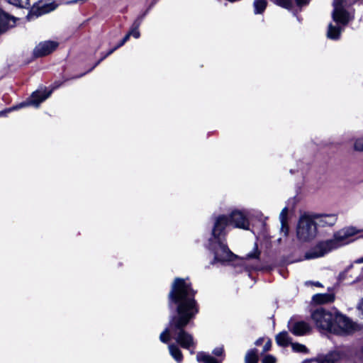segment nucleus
<instances>
[{"instance_id":"5701e85b","label":"nucleus","mask_w":363,"mask_h":363,"mask_svg":"<svg viewBox=\"0 0 363 363\" xmlns=\"http://www.w3.org/2000/svg\"><path fill=\"white\" fill-rule=\"evenodd\" d=\"M335 356L334 353H329L326 355L318 357L316 362L318 363H335Z\"/></svg>"},{"instance_id":"bb28decb","label":"nucleus","mask_w":363,"mask_h":363,"mask_svg":"<svg viewBox=\"0 0 363 363\" xmlns=\"http://www.w3.org/2000/svg\"><path fill=\"white\" fill-rule=\"evenodd\" d=\"M260 252L259 251L257 245H255V247L252 250V251L247 255H246L245 259H258L259 256Z\"/></svg>"},{"instance_id":"a211bd4d","label":"nucleus","mask_w":363,"mask_h":363,"mask_svg":"<svg viewBox=\"0 0 363 363\" xmlns=\"http://www.w3.org/2000/svg\"><path fill=\"white\" fill-rule=\"evenodd\" d=\"M168 347L171 356L177 362V363L182 362L183 355L179 348L174 344L169 345Z\"/></svg>"},{"instance_id":"6ab92c4d","label":"nucleus","mask_w":363,"mask_h":363,"mask_svg":"<svg viewBox=\"0 0 363 363\" xmlns=\"http://www.w3.org/2000/svg\"><path fill=\"white\" fill-rule=\"evenodd\" d=\"M196 359L200 363H219L213 357L205 352H199L196 355Z\"/></svg>"},{"instance_id":"f257e3e1","label":"nucleus","mask_w":363,"mask_h":363,"mask_svg":"<svg viewBox=\"0 0 363 363\" xmlns=\"http://www.w3.org/2000/svg\"><path fill=\"white\" fill-rule=\"evenodd\" d=\"M194 296L195 291L188 280L175 279L169 294V306H176L178 315L170 318L169 328L160 335L161 342L167 343L172 334L176 342L183 348L189 350L194 347L193 336L184 330L199 311Z\"/></svg>"},{"instance_id":"1a4fd4ad","label":"nucleus","mask_w":363,"mask_h":363,"mask_svg":"<svg viewBox=\"0 0 363 363\" xmlns=\"http://www.w3.org/2000/svg\"><path fill=\"white\" fill-rule=\"evenodd\" d=\"M333 323L335 324L337 331L330 332L337 334L352 333L359 328L358 325L350 319L339 313H335V320Z\"/></svg>"},{"instance_id":"aec40b11","label":"nucleus","mask_w":363,"mask_h":363,"mask_svg":"<svg viewBox=\"0 0 363 363\" xmlns=\"http://www.w3.org/2000/svg\"><path fill=\"white\" fill-rule=\"evenodd\" d=\"M31 0H6L9 4L23 9H28L30 6Z\"/></svg>"},{"instance_id":"39448f33","label":"nucleus","mask_w":363,"mask_h":363,"mask_svg":"<svg viewBox=\"0 0 363 363\" xmlns=\"http://www.w3.org/2000/svg\"><path fill=\"white\" fill-rule=\"evenodd\" d=\"M318 233L316 223L311 215L303 214L300 216L296 226V237L301 242L313 240Z\"/></svg>"},{"instance_id":"f3484780","label":"nucleus","mask_w":363,"mask_h":363,"mask_svg":"<svg viewBox=\"0 0 363 363\" xmlns=\"http://www.w3.org/2000/svg\"><path fill=\"white\" fill-rule=\"evenodd\" d=\"M335 299V296L333 294H316L313 296V300L314 302L319 303V304H323L327 303L330 302H333Z\"/></svg>"},{"instance_id":"c9c22d12","label":"nucleus","mask_w":363,"mask_h":363,"mask_svg":"<svg viewBox=\"0 0 363 363\" xmlns=\"http://www.w3.org/2000/svg\"><path fill=\"white\" fill-rule=\"evenodd\" d=\"M355 262H356V263H362V262H363V257H361V258H359V259H357V260L355 261Z\"/></svg>"},{"instance_id":"f8f14e48","label":"nucleus","mask_w":363,"mask_h":363,"mask_svg":"<svg viewBox=\"0 0 363 363\" xmlns=\"http://www.w3.org/2000/svg\"><path fill=\"white\" fill-rule=\"evenodd\" d=\"M289 330L297 336L306 335L311 330L310 325L304 321H297L293 323L291 320L288 323Z\"/></svg>"},{"instance_id":"f704fd0d","label":"nucleus","mask_w":363,"mask_h":363,"mask_svg":"<svg viewBox=\"0 0 363 363\" xmlns=\"http://www.w3.org/2000/svg\"><path fill=\"white\" fill-rule=\"evenodd\" d=\"M264 340H265V339H264V338H262V337H261V338H259L258 340H256V342H255V345H261L262 342H264Z\"/></svg>"},{"instance_id":"c756f323","label":"nucleus","mask_w":363,"mask_h":363,"mask_svg":"<svg viewBox=\"0 0 363 363\" xmlns=\"http://www.w3.org/2000/svg\"><path fill=\"white\" fill-rule=\"evenodd\" d=\"M276 359L272 355H267L262 359L263 363H275Z\"/></svg>"},{"instance_id":"412c9836","label":"nucleus","mask_w":363,"mask_h":363,"mask_svg":"<svg viewBox=\"0 0 363 363\" xmlns=\"http://www.w3.org/2000/svg\"><path fill=\"white\" fill-rule=\"evenodd\" d=\"M259 360L257 351L255 350H250L245 355V363H257Z\"/></svg>"},{"instance_id":"2eb2a0df","label":"nucleus","mask_w":363,"mask_h":363,"mask_svg":"<svg viewBox=\"0 0 363 363\" xmlns=\"http://www.w3.org/2000/svg\"><path fill=\"white\" fill-rule=\"evenodd\" d=\"M287 214L288 208H284L279 214V220L281 223V232L286 236L288 234V224H287Z\"/></svg>"},{"instance_id":"b1692460","label":"nucleus","mask_w":363,"mask_h":363,"mask_svg":"<svg viewBox=\"0 0 363 363\" xmlns=\"http://www.w3.org/2000/svg\"><path fill=\"white\" fill-rule=\"evenodd\" d=\"M291 348L294 352L306 354L308 352L307 347L302 344L298 342L291 343Z\"/></svg>"},{"instance_id":"2f4dec72","label":"nucleus","mask_w":363,"mask_h":363,"mask_svg":"<svg viewBox=\"0 0 363 363\" xmlns=\"http://www.w3.org/2000/svg\"><path fill=\"white\" fill-rule=\"evenodd\" d=\"M357 309L363 318V297L359 300L357 304Z\"/></svg>"},{"instance_id":"ddd939ff","label":"nucleus","mask_w":363,"mask_h":363,"mask_svg":"<svg viewBox=\"0 0 363 363\" xmlns=\"http://www.w3.org/2000/svg\"><path fill=\"white\" fill-rule=\"evenodd\" d=\"M317 225L321 226H333L337 221V216L335 214H318L312 216Z\"/></svg>"},{"instance_id":"9d476101","label":"nucleus","mask_w":363,"mask_h":363,"mask_svg":"<svg viewBox=\"0 0 363 363\" xmlns=\"http://www.w3.org/2000/svg\"><path fill=\"white\" fill-rule=\"evenodd\" d=\"M57 6V5L54 2L39 1L30 8L27 18L28 20H31L33 17H38L55 10Z\"/></svg>"},{"instance_id":"72a5a7b5","label":"nucleus","mask_w":363,"mask_h":363,"mask_svg":"<svg viewBox=\"0 0 363 363\" xmlns=\"http://www.w3.org/2000/svg\"><path fill=\"white\" fill-rule=\"evenodd\" d=\"M296 4L299 6L306 4L308 2V0H296Z\"/></svg>"},{"instance_id":"cd10ccee","label":"nucleus","mask_w":363,"mask_h":363,"mask_svg":"<svg viewBox=\"0 0 363 363\" xmlns=\"http://www.w3.org/2000/svg\"><path fill=\"white\" fill-rule=\"evenodd\" d=\"M274 4L285 9H289L291 6V0H272Z\"/></svg>"},{"instance_id":"9b49d317","label":"nucleus","mask_w":363,"mask_h":363,"mask_svg":"<svg viewBox=\"0 0 363 363\" xmlns=\"http://www.w3.org/2000/svg\"><path fill=\"white\" fill-rule=\"evenodd\" d=\"M58 45V43L54 40L40 42L33 49V55L35 57L48 55L55 50Z\"/></svg>"},{"instance_id":"a878e982","label":"nucleus","mask_w":363,"mask_h":363,"mask_svg":"<svg viewBox=\"0 0 363 363\" xmlns=\"http://www.w3.org/2000/svg\"><path fill=\"white\" fill-rule=\"evenodd\" d=\"M353 148L355 151L363 152V137L357 138L354 140Z\"/></svg>"},{"instance_id":"7c9ffc66","label":"nucleus","mask_w":363,"mask_h":363,"mask_svg":"<svg viewBox=\"0 0 363 363\" xmlns=\"http://www.w3.org/2000/svg\"><path fill=\"white\" fill-rule=\"evenodd\" d=\"M264 341H265V344L263 347V352H266L269 351L272 347L271 340L266 339Z\"/></svg>"},{"instance_id":"dca6fc26","label":"nucleus","mask_w":363,"mask_h":363,"mask_svg":"<svg viewBox=\"0 0 363 363\" xmlns=\"http://www.w3.org/2000/svg\"><path fill=\"white\" fill-rule=\"evenodd\" d=\"M277 345L281 347H286L291 342V339L286 331H283L277 335L275 337Z\"/></svg>"},{"instance_id":"423d86ee","label":"nucleus","mask_w":363,"mask_h":363,"mask_svg":"<svg viewBox=\"0 0 363 363\" xmlns=\"http://www.w3.org/2000/svg\"><path fill=\"white\" fill-rule=\"evenodd\" d=\"M311 318L317 328L328 331H337L334 324L335 313L323 308L315 310L311 314Z\"/></svg>"},{"instance_id":"4468645a","label":"nucleus","mask_w":363,"mask_h":363,"mask_svg":"<svg viewBox=\"0 0 363 363\" xmlns=\"http://www.w3.org/2000/svg\"><path fill=\"white\" fill-rule=\"evenodd\" d=\"M14 24V17L0 10V33L5 31L10 27H13Z\"/></svg>"},{"instance_id":"473e14b6","label":"nucleus","mask_w":363,"mask_h":363,"mask_svg":"<svg viewBox=\"0 0 363 363\" xmlns=\"http://www.w3.org/2000/svg\"><path fill=\"white\" fill-rule=\"evenodd\" d=\"M223 352V347H217L213 351V353L216 356H220L222 355Z\"/></svg>"},{"instance_id":"f03ea898","label":"nucleus","mask_w":363,"mask_h":363,"mask_svg":"<svg viewBox=\"0 0 363 363\" xmlns=\"http://www.w3.org/2000/svg\"><path fill=\"white\" fill-rule=\"evenodd\" d=\"M230 225L228 215H219L214 219L211 238L209 239L208 248L213 254V263H225L231 262L237 257L228 247L225 243V234L227 226Z\"/></svg>"},{"instance_id":"0eeeda50","label":"nucleus","mask_w":363,"mask_h":363,"mask_svg":"<svg viewBox=\"0 0 363 363\" xmlns=\"http://www.w3.org/2000/svg\"><path fill=\"white\" fill-rule=\"evenodd\" d=\"M50 94V91H48L46 89L38 90L33 92L27 101L21 102L16 106H13L6 110L1 111L0 113H7L11 111H21L23 108L30 106L38 107L39 104L48 99Z\"/></svg>"},{"instance_id":"c85d7f7f","label":"nucleus","mask_w":363,"mask_h":363,"mask_svg":"<svg viewBox=\"0 0 363 363\" xmlns=\"http://www.w3.org/2000/svg\"><path fill=\"white\" fill-rule=\"evenodd\" d=\"M128 34H130V36H133L135 38H138L140 35V31L138 30V25L136 26L135 28H133Z\"/></svg>"},{"instance_id":"4be33fe9","label":"nucleus","mask_w":363,"mask_h":363,"mask_svg":"<svg viewBox=\"0 0 363 363\" xmlns=\"http://www.w3.org/2000/svg\"><path fill=\"white\" fill-rule=\"evenodd\" d=\"M267 6V1L265 0H255L254 2L255 13H262Z\"/></svg>"},{"instance_id":"6e6552de","label":"nucleus","mask_w":363,"mask_h":363,"mask_svg":"<svg viewBox=\"0 0 363 363\" xmlns=\"http://www.w3.org/2000/svg\"><path fill=\"white\" fill-rule=\"evenodd\" d=\"M247 216V211L238 208L233 209L228 215L231 226L245 230H249L250 226Z\"/></svg>"},{"instance_id":"393cba45","label":"nucleus","mask_w":363,"mask_h":363,"mask_svg":"<svg viewBox=\"0 0 363 363\" xmlns=\"http://www.w3.org/2000/svg\"><path fill=\"white\" fill-rule=\"evenodd\" d=\"M130 38V34H127L123 38V40L121 41V43L116 47L114 48L113 49L111 50L108 51V52L103 57L101 58L97 63L96 65H97L101 60H103L104 58H106L107 56H108L109 55H111V53L113 52L114 50H116V49H118V48L121 47L122 45H123L128 40V39Z\"/></svg>"},{"instance_id":"7ed1b4c3","label":"nucleus","mask_w":363,"mask_h":363,"mask_svg":"<svg viewBox=\"0 0 363 363\" xmlns=\"http://www.w3.org/2000/svg\"><path fill=\"white\" fill-rule=\"evenodd\" d=\"M362 232V230L354 227L345 228L336 233L332 239L319 242L311 251L306 254V258L315 259L323 257L330 251L353 241L352 238Z\"/></svg>"},{"instance_id":"20e7f679","label":"nucleus","mask_w":363,"mask_h":363,"mask_svg":"<svg viewBox=\"0 0 363 363\" xmlns=\"http://www.w3.org/2000/svg\"><path fill=\"white\" fill-rule=\"evenodd\" d=\"M346 5L345 0H334L333 1V11L332 17L333 21L337 25L330 23L327 30V37L329 39L337 40L340 39L342 31L344 27L352 18V16L349 12L345 9Z\"/></svg>"}]
</instances>
